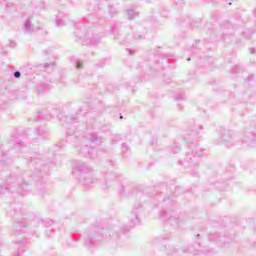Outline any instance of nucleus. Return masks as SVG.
<instances>
[{"mask_svg": "<svg viewBox=\"0 0 256 256\" xmlns=\"http://www.w3.org/2000/svg\"><path fill=\"white\" fill-rule=\"evenodd\" d=\"M25 28H26V31L28 32L37 31V29H39V27H35V25L31 26V20H27L25 22Z\"/></svg>", "mask_w": 256, "mask_h": 256, "instance_id": "1", "label": "nucleus"}, {"mask_svg": "<svg viewBox=\"0 0 256 256\" xmlns=\"http://www.w3.org/2000/svg\"><path fill=\"white\" fill-rule=\"evenodd\" d=\"M14 77H16V79H19V77H21V72H15Z\"/></svg>", "mask_w": 256, "mask_h": 256, "instance_id": "2", "label": "nucleus"}, {"mask_svg": "<svg viewBox=\"0 0 256 256\" xmlns=\"http://www.w3.org/2000/svg\"><path fill=\"white\" fill-rule=\"evenodd\" d=\"M81 67H83V64H81V63H78L76 66L77 69H81Z\"/></svg>", "mask_w": 256, "mask_h": 256, "instance_id": "3", "label": "nucleus"}]
</instances>
